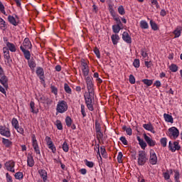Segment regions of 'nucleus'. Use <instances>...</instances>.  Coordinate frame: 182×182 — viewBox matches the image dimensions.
I'll return each instance as SVG.
<instances>
[{"mask_svg": "<svg viewBox=\"0 0 182 182\" xmlns=\"http://www.w3.org/2000/svg\"><path fill=\"white\" fill-rule=\"evenodd\" d=\"M81 114L82 117H86V107H85V105L82 104L81 105Z\"/></svg>", "mask_w": 182, "mask_h": 182, "instance_id": "8fccbe9b", "label": "nucleus"}, {"mask_svg": "<svg viewBox=\"0 0 182 182\" xmlns=\"http://www.w3.org/2000/svg\"><path fill=\"white\" fill-rule=\"evenodd\" d=\"M168 150L171 151L172 153H176V151H178L180 149H181V146H180V142L178 141H175L174 142H171L170 141L168 142Z\"/></svg>", "mask_w": 182, "mask_h": 182, "instance_id": "423d86ee", "label": "nucleus"}, {"mask_svg": "<svg viewBox=\"0 0 182 182\" xmlns=\"http://www.w3.org/2000/svg\"><path fill=\"white\" fill-rule=\"evenodd\" d=\"M122 29H123V27H122V26L119 24H114L112 26V32H114L115 34L119 33Z\"/></svg>", "mask_w": 182, "mask_h": 182, "instance_id": "393cba45", "label": "nucleus"}, {"mask_svg": "<svg viewBox=\"0 0 182 182\" xmlns=\"http://www.w3.org/2000/svg\"><path fill=\"white\" fill-rule=\"evenodd\" d=\"M151 5H155L156 8L159 9L160 8V5H159V1L157 0H150Z\"/></svg>", "mask_w": 182, "mask_h": 182, "instance_id": "e2e57ef3", "label": "nucleus"}, {"mask_svg": "<svg viewBox=\"0 0 182 182\" xmlns=\"http://www.w3.org/2000/svg\"><path fill=\"white\" fill-rule=\"evenodd\" d=\"M144 139L149 147H154V146H156V141L153 140V139L150 138L147 134H144Z\"/></svg>", "mask_w": 182, "mask_h": 182, "instance_id": "f8f14e48", "label": "nucleus"}, {"mask_svg": "<svg viewBox=\"0 0 182 182\" xmlns=\"http://www.w3.org/2000/svg\"><path fill=\"white\" fill-rule=\"evenodd\" d=\"M95 150L97 151V156H99V157L102 159V156H100V144H98L95 145Z\"/></svg>", "mask_w": 182, "mask_h": 182, "instance_id": "5fc2aeb1", "label": "nucleus"}, {"mask_svg": "<svg viewBox=\"0 0 182 182\" xmlns=\"http://www.w3.org/2000/svg\"><path fill=\"white\" fill-rule=\"evenodd\" d=\"M3 53L4 58L6 59L7 63H9V60H11V55H9V50L6 47L3 48Z\"/></svg>", "mask_w": 182, "mask_h": 182, "instance_id": "4be33fe9", "label": "nucleus"}, {"mask_svg": "<svg viewBox=\"0 0 182 182\" xmlns=\"http://www.w3.org/2000/svg\"><path fill=\"white\" fill-rule=\"evenodd\" d=\"M100 153L102 157H106L107 152L106 151V149L105 148V146H100Z\"/></svg>", "mask_w": 182, "mask_h": 182, "instance_id": "3c124183", "label": "nucleus"}, {"mask_svg": "<svg viewBox=\"0 0 182 182\" xmlns=\"http://www.w3.org/2000/svg\"><path fill=\"white\" fill-rule=\"evenodd\" d=\"M102 127L100 126V123L97 120L95 121V132H101Z\"/></svg>", "mask_w": 182, "mask_h": 182, "instance_id": "864d4df0", "label": "nucleus"}, {"mask_svg": "<svg viewBox=\"0 0 182 182\" xmlns=\"http://www.w3.org/2000/svg\"><path fill=\"white\" fill-rule=\"evenodd\" d=\"M68 102L65 100H59L58 102L57 106H56V112L57 113L63 114L65 113V112H68Z\"/></svg>", "mask_w": 182, "mask_h": 182, "instance_id": "7ed1b4c3", "label": "nucleus"}, {"mask_svg": "<svg viewBox=\"0 0 182 182\" xmlns=\"http://www.w3.org/2000/svg\"><path fill=\"white\" fill-rule=\"evenodd\" d=\"M6 28V23L4 21V18L0 17V28L4 30Z\"/></svg>", "mask_w": 182, "mask_h": 182, "instance_id": "a18cd8bd", "label": "nucleus"}, {"mask_svg": "<svg viewBox=\"0 0 182 182\" xmlns=\"http://www.w3.org/2000/svg\"><path fill=\"white\" fill-rule=\"evenodd\" d=\"M27 166L28 167H33L35 166V160H33V156L31 154H28L27 156Z\"/></svg>", "mask_w": 182, "mask_h": 182, "instance_id": "a211bd4d", "label": "nucleus"}, {"mask_svg": "<svg viewBox=\"0 0 182 182\" xmlns=\"http://www.w3.org/2000/svg\"><path fill=\"white\" fill-rule=\"evenodd\" d=\"M50 89H51V92L52 93H53L54 95H58V88L55 86H51L50 87Z\"/></svg>", "mask_w": 182, "mask_h": 182, "instance_id": "774afa93", "label": "nucleus"}, {"mask_svg": "<svg viewBox=\"0 0 182 182\" xmlns=\"http://www.w3.org/2000/svg\"><path fill=\"white\" fill-rule=\"evenodd\" d=\"M6 178L7 182H14V181L12 180V176H11L9 173H6Z\"/></svg>", "mask_w": 182, "mask_h": 182, "instance_id": "338daca9", "label": "nucleus"}, {"mask_svg": "<svg viewBox=\"0 0 182 182\" xmlns=\"http://www.w3.org/2000/svg\"><path fill=\"white\" fill-rule=\"evenodd\" d=\"M2 143L6 147H11V146H12V141L5 138L2 139Z\"/></svg>", "mask_w": 182, "mask_h": 182, "instance_id": "473e14b6", "label": "nucleus"}, {"mask_svg": "<svg viewBox=\"0 0 182 182\" xmlns=\"http://www.w3.org/2000/svg\"><path fill=\"white\" fill-rule=\"evenodd\" d=\"M16 180H22L23 178V172H16L14 175Z\"/></svg>", "mask_w": 182, "mask_h": 182, "instance_id": "58836bf2", "label": "nucleus"}, {"mask_svg": "<svg viewBox=\"0 0 182 182\" xmlns=\"http://www.w3.org/2000/svg\"><path fill=\"white\" fill-rule=\"evenodd\" d=\"M120 141H122V144L124 146H127L129 144V142L127 141V139H126V136H121L119 138Z\"/></svg>", "mask_w": 182, "mask_h": 182, "instance_id": "bf43d9fd", "label": "nucleus"}, {"mask_svg": "<svg viewBox=\"0 0 182 182\" xmlns=\"http://www.w3.org/2000/svg\"><path fill=\"white\" fill-rule=\"evenodd\" d=\"M64 90L68 95H72V89L70 88L69 85H68V83L64 84Z\"/></svg>", "mask_w": 182, "mask_h": 182, "instance_id": "c9c22d12", "label": "nucleus"}, {"mask_svg": "<svg viewBox=\"0 0 182 182\" xmlns=\"http://www.w3.org/2000/svg\"><path fill=\"white\" fill-rule=\"evenodd\" d=\"M118 14H119V15H124V14H126V11L124 10V7H123V6H119L118 7Z\"/></svg>", "mask_w": 182, "mask_h": 182, "instance_id": "603ef678", "label": "nucleus"}, {"mask_svg": "<svg viewBox=\"0 0 182 182\" xmlns=\"http://www.w3.org/2000/svg\"><path fill=\"white\" fill-rule=\"evenodd\" d=\"M169 69L171 71L176 73V72H177V70H178V66H177V65H176V64H171L169 66Z\"/></svg>", "mask_w": 182, "mask_h": 182, "instance_id": "79ce46f5", "label": "nucleus"}, {"mask_svg": "<svg viewBox=\"0 0 182 182\" xmlns=\"http://www.w3.org/2000/svg\"><path fill=\"white\" fill-rule=\"evenodd\" d=\"M85 166H87V167H89L90 168H93V167L95 166V163H93V161H90L87 159L85 160Z\"/></svg>", "mask_w": 182, "mask_h": 182, "instance_id": "ea45409f", "label": "nucleus"}, {"mask_svg": "<svg viewBox=\"0 0 182 182\" xmlns=\"http://www.w3.org/2000/svg\"><path fill=\"white\" fill-rule=\"evenodd\" d=\"M92 79L93 78L90 77V76L85 77L87 92H95V85L93 84V81H92Z\"/></svg>", "mask_w": 182, "mask_h": 182, "instance_id": "6e6552de", "label": "nucleus"}, {"mask_svg": "<svg viewBox=\"0 0 182 182\" xmlns=\"http://www.w3.org/2000/svg\"><path fill=\"white\" fill-rule=\"evenodd\" d=\"M139 26L141 29H149V23L146 21L145 20H141L139 23Z\"/></svg>", "mask_w": 182, "mask_h": 182, "instance_id": "cd10ccee", "label": "nucleus"}, {"mask_svg": "<svg viewBox=\"0 0 182 182\" xmlns=\"http://www.w3.org/2000/svg\"><path fill=\"white\" fill-rule=\"evenodd\" d=\"M41 99L42 100L43 103L46 102L47 105H52V103H53L52 100H50L48 97L46 98L45 97H41Z\"/></svg>", "mask_w": 182, "mask_h": 182, "instance_id": "a19ab883", "label": "nucleus"}, {"mask_svg": "<svg viewBox=\"0 0 182 182\" xmlns=\"http://www.w3.org/2000/svg\"><path fill=\"white\" fill-rule=\"evenodd\" d=\"M114 21L117 22V25H119L122 26V21L120 20V17L115 16L113 18Z\"/></svg>", "mask_w": 182, "mask_h": 182, "instance_id": "69168bd1", "label": "nucleus"}, {"mask_svg": "<svg viewBox=\"0 0 182 182\" xmlns=\"http://www.w3.org/2000/svg\"><path fill=\"white\" fill-rule=\"evenodd\" d=\"M143 83L146 85V86H151L153 85V80L149 79H144L142 80Z\"/></svg>", "mask_w": 182, "mask_h": 182, "instance_id": "49530a36", "label": "nucleus"}, {"mask_svg": "<svg viewBox=\"0 0 182 182\" xmlns=\"http://www.w3.org/2000/svg\"><path fill=\"white\" fill-rule=\"evenodd\" d=\"M181 32L182 27L180 26H177V28L173 32V35L175 36L174 38H180V36H181Z\"/></svg>", "mask_w": 182, "mask_h": 182, "instance_id": "5701e85b", "label": "nucleus"}, {"mask_svg": "<svg viewBox=\"0 0 182 182\" xmlns=\"http://www.w3.org/2000/svg\"><path fill=\"white\" fill-rule=\"evenodd\" d=\"M84 99L88 110H90V112H93L95 110V108L93 107V105H95V92H85L84 94Z\"/></svg>", "mask_w": 182, "mask_h": 182, "instance_id": "f03ea898", "label": "nucleus"}, {"mask_svg": "<svg viewBox=\"0 0 182 182\" xmlns=\"http://www.w3.org/2000/svg\"><path fill=\"white\" fill-rule=\"evenodd\" d=\"M0 134L5 137H11V131L5 126H0Z\"/></svg>", "mask_w": 182, "mask_h": 182, "instance_id": "9b49d317", "label": "nucleus"}, {"mask_svg": "<svg viewBox=\"0 0 182 182\" xmlns=\"http://www.w3.org/2000/svg\"><path fill=\"white\" fill-rule=\"evenodd\" d=\"M31 142L32 146L34 149V151L36 154H41V149H39V144H38V140L36 139V136L33 134L31 135Z\"/></svg>", "mask_w": 182, "mask_h": 182, "instance_id": "0eeeda50", "label": "nucleus"}, {"mask_svg": "<svg viewBox=\"0 0 182 182\" xmlns=\"http://www.w3.org/2000/svg\"><path fill=\"white\" fill-rule=\"evenodd\" d=\"M48 149H50V151H52V153H53V154L56 153V146H55V144H53V143L49 144V145H48Z\"/></svg>", "mask_w": 182, "mask_h": 182, "instance_id": "de8ad7c7", "label": "nucleus"}, {"mask_svg": "<svg viewBox=\"0 0 182 182\" xmlns=\"http://www.w3.org/2000/svg\"><path fill=\"white\" fill-rule=\"evenodd\" d=\"M129 81L131 85H134V83H136V78L134 77V75H129Z\"/></svg>", "mask_w": 182, "mask_h": 182, "instance_id": "13d9d810", "label": "nucleus"}, {"mask_svg": "<svg viewBox=\"0 0 182 182\" xmlns=\"http://www.w3.org/2000/svg\"><path fill=\"white\" fill-rule=\"evenodd\" d=\"M180 134V132L178 131V129H177L176 127H172L168 129V132L167 135L170 139H172L173 140H176L177 137H178V135Z\"/></svg>", "mask_w": 182, "mask_h": 182, "instance_id": "39448f33", "label": "nucleus"}, {"mask_svg": "<svg viewBox=\"0 0 182 182\" xmlns=\"http://www.w3.org/2000/svg\"><path fill=\"white\" fill-rule=\"evenodd\" d=\"M54 124L56 126L58 130H63V125H62V122H60V120L57 119Z\"/></svg>", "mask_w": 182, "mask_h": 182, "instance_id": "72a5a7b5", "label": "nucleus"}, {"mask_svg": "<svg viewBox=\"0 0 182 182\" xmlns=\"http://www.w3.org/2000/svg\"><path fill=\"white\" fill-rule=\"evenodd\" d=\"M136 139L139 141V144L141 147V149H142V150H146V148L147 147V144L146 143V141H144V140L141 139V138H140V136H136Z\"/></svg>", "mask_w": 182, "mask_h": 182, "instance_id": "aec40b11", "label": "nucleus"}, {"mask_svg": "<svg viewBox=\"0 0 182 182\" xmlns=\"http://www.w3.org/2000/svg\"><path fill=\"white\" fill-rule=\"evenodd\" d=\"M94 53L96 55V56L98 59H100V51L99 50V49L97 48H95L94 49Z\"/></svg>", "mask_w": 182, "mask_h": 182, "instance_id": "0e129e2a", "label": "nucleus"}, {"mask_svg": "<svg viewBox=\"0 0 182 182\" xmlns=\"http://www.w3.org/2000/svg\"><path fill=\"white\" fill-rule=\"evenodd\" d=\"M162 147H167V138L163 137L160 139Z\"/></svg>", "mask_w": 182, "mask_h": 182, "instance_id": "37998d69", "label": "nucleus"}, {"mask_svg": "<svg viewBox=\"0 0 182 182\" xmlns=\"http://www.w3.org/2000/svg\"><path fill=\"white\" fill-rule=\"evenodd\" d=\"M28 60V65L30 69L33 70L35 68H36V61H35V59L33 58H30L26 59Z\"/></svg>", "mask_w": 182, "mask_h": 182, "instance_id": "b1692460", "label": "nucleus"}, {"mask_svg": "<svg viewBox=\"0 0 182 182\" xmlns=\"http://www.w3.org/2000/svg\"><path fill=\"white\" fill-rule=\"evenodd\" d=\"M32 48V43L28 38H26L23 41V45L20 46V49L21 52H23L24 55L25 59H31V52L28 49Z\"/></svg>", "mask_w": 182, "mask_h": 182, "instance_id": "f257e3e1", "label": "nucleus"}, {"mask_svg": "<svg viewBox=\"0 0 182 182\" xmlns=\"http://www.w3.org/2000/svg\"><path fill=\"white\" fill-rule=\"evenodd\" d=\"M149 24L152 31H159V25H157V23L156 21L150 20Z\"/></svg>", "mask_w": 182, "mask_h": 182, "instance_id": "c85d7f7f", "label": "nucleus"}, {"mask_svg": "<svg viewBox=\"0 0 182 182\" xmlns=\"http://www.w3.org/2000/svg\"><path fill=\"white\" fill-rule=\"evenodd\" d=\"M140 52L142 58H147V56H149V54L147 53V50L146 48H141Z\"/></svg>", "mask_w": 182, "mask_h": 182, "instance_id": "c03bdc74", "label": "nucleus"}, {"mask_svg": "<svg viewBox=\"0 0 182 182\" xmlns=\"http://www.w3.org/2000/svg\"><path fill=\"white\" fill-rule=\"evenodd\" d=\"M8 21L11 25H14V26H18V21H16V18L13 16L9 15L8 16Z\"/></svg>", "mask_w": 182, "mask_h": 182, "instance_id": "bb28decb", "label": "nucleus"}, {"mask_svg": "<svg viewBox=\"0 0 182 182\" xmlns=\"http://www.w3.org/2000/svg\"><path fill=\"white\" fill-rule=\"evenodd\" d=\"M123 159V153L119 152L117 156V161L118 163H123V161L122 160Z\"/></svg>", "mask_w": 182, "mask_h": 182, "instance_id": "052dcab7", "label": "nucleus"}, {"mask_svg": "<svg viewBox=\"0 0 182 182\" xmlns=\"http://www.w3.org/2000/svg\"><path fill=\"white\" fill-rule=\"evenodd\" d=\"M147 154L145 151H139L138 154V164L139 166H144L147 161Z\"/></svg>", "mask_w": 182, "mask_h": 182, "instance_id": "20e7f679", "label": "nucleus"}, {"mask_svg": "<svg viewBox=\"0 0 182 182\" xmlns=\"http://www.w3.org/2000/svg\"><path fill=\"white\" fill-rule=\"evenodd\" d=\"M149 163L152 166H156L157 164V154L154 151V150L151 149L149 151Z\"/></svg>", "mask_w": 182, "mask_h": 182, "instance_id": "1a4fd4ad", "label": "nucleus"}, {"mask_svg": "<svg viewBox=\"0 0 182 182\" xmlns=\"http://www.w3.org/2000/svg\"><path fill=\"white\" fill-rule=\"evenodd\" d=\"M72 123H73V120H72V118L68 116L65 118V124L68 127H70L72 126Z\"/></svg>", "mask_w": 182, "mask_h": 182, "instance_id": "4c0bfd02", "label": "nucleus"}, {"mask_svg": "<svg viewBox=\"0 0 182 182\" xmlns=\"http://www.w3.org/2000/svg\"><path fill=\"white\" fill-rule=\"evenodd\" d=\"M122 130L126 132L128 136H132V134H133V130L132 129V128L127 127L126 125H124L122 127Z\"/></svg>", "mask_w": 182, "mask_h": 182, "instance_id": "2f4dec72", "label": "nucleus"}, {"mask_svg": "<svg viewBox=\"0 0 182 182\" xmlns=\"http://www.w3.org/2000/svg\"><path fill=\"white\" fill-rule=\"evenodd\" d=\"M174 180L176 182H180V171L178 169L173 170Z\"/></svg>", "mask_w": 182, "mask_h": 182, "instance_id": "7c9ffc66", "label": "nucleus"}, {"mask_svg": "<svg viewBox=\"0 0 182 182\" xmlns=\"http://www.w3.org/2000/svg\"><path fill=\"white\" fill-rule=\"evenodd\" d=\"M163 177H164V180H166V181H168V180H171L170 179V173H168V171L163 173Z\"/></svg>", "mask_w": 182, "mask_h": 182, "instance_id": "6e6d98bb", "label": "nucleus"}, {"mask_svg": "<svg viewBox=\"0 0 182 182\" xmlns=\"http://www.w3.org/2000/svg\"><path fill=\"white\" fill-rule=\"evenodd\" d=\"M133 66L136 69L140 68V60L137 58L134 59L133 62Z\"/></svg>", "mask_w": 182, "mask_h": 182, "instance_id": "09e8293b", "label": "nucleus"}, {"mask_svg": "<svg viewBox=\"0 0 182 182\" xmlns=\"http://www.w3.org/2000/svg\"><path fill=\"white\" fill-rule=\"evenodd\" d=\"M11 124H12L13 127H14V129H18V127L19 126V122L18 121V119L16 118H13L11 120Z\"/></svg>", "mask_w": 182, "mask_h": 182, "instance_id": "f704fd0d", "label": "nucleus"}, {"mask_svg": "<svg viewBox=\"0 0 182 182\" xmlns=\"http://www.w3.org/2000/svg\"><path fill=\"white\" fill-rule=\"evenodd\" d=\"M82 70L83 76H85V77H86V76H89V67L82 68Z\"/></svg>", "mask_w": 182, "mask_h": 182, "instance_id": "4d7b16f0", "label": "nucleus"}, {"mask_svg": "<svg viewBox=\"0 0 182 182\" xmlns=\"http://www.w3.org/2000/svg\"><path fill=\"white\" fill-rule=\"evenodd\" d=\"M30 107H31V113H34L37 114V113L39 112V109L35 107V102L33 101H31L30 102Z\"/></svg>", "mask_w": 182, "mask_h": 182, "instance_id": "c756f323", "label": "nucleus"}, {"mask_svg": "<svg viewBox=\"0 0 182 182\" xmlns=\"http://www.w3.org/2000/svg\"><path fill=\"white\" fill-rule=\"evenodd\" d=\"M4 166L7 171H11V173L15 172V161L14 160H10L4 164Z\"/></svg>", "mask_w": 182, "mask_h": 182, "instance_id": "9d476101", "label": "nucleus"}, {"mask_svg": "<svg viewBox=\"0 0 182 182\" xmlns=\"http://www.w3.org/2000/svg\"><path fill=\"white\" fill-rule=\"evenodd\" d=\"M38 174H40L41 178H43V181L44 182L48 181V172H46V170H44V169L38 170Z\"/></svg>", "mask_w": 182, "mask_h": 182, "instance_id": "f3484780", "label": "nucleus"}, {"mask_svg": "<svg viewBox=\"0 0 182 182\" xmlns=\"http://www.w3.org/2000/svg\"><path fill=\"white\" fill-rule=\"evenodd\" d=\"M9 80V79H8V77H6V75H1L0 77V83L4 86L6 90H8V87H9V86L8 85Z\"/></svg>", "mask_w": 182, "mask_h": 182, "instance_id": "4468645a", "label": "nucleus"}, {"mask_svg": "<svg viewBox=\"0 0 182 182\" xmlns=\"http://www.w3.org/2000/svg\"><path fill=\"white\" fill-rule=\"evenodd\" d=\"M122 40L124 42H126V43H132V37H130V35H129V33H127V31L123 32Z\"/></svg>", "mask_w": 182, "mask_h": 182, "instance_id": "2eb2a0df", "label": "nucleus"}, {"mask_svg": "<svg viewBox=\"0 0 182 182\" xmlns=\"http://www.w3.org/2000/svg\"><path fill=\"white\" fill-rule=\"evenodd\" d=\"M36 75L40 80L45 82V71L42 67H38L36 70Z\"/></svg>", "mask_w": 182, "mask_h": 182, "instance_id": "ddd939ff", "label": "nucleus"}, {"mask_svg": "<svg viewBox=\"0 0 182 182\" xmlns=\"http://www.w3.org/2000/svg\"><path fill=\"white\" fill-rule=\"evenodd\" d=\"M62 149L65 153H68L69 151V144H68V142L65 141L62 144Z\"/></svg>", "mask_w": 182, "mask_h": 182, "instance_id": "e433bc0d", "label": "nucleus"}, {"mask_svg": "<svg viewBox=\"0 0 182 182\" xmlns=\"http://www.w3.org/2000/svg\"><path fill=\"white\" fill-rule=\"evenodd\" d=\"M111 39L113 45H117V43H119V41H120V37L117 34H112Z\"/></svg>", "mask_w": 182, "mask_h": 182, "instance_id": "a878e982", "label": "nucleus"}, {"mask_svg": "<svg viewBox=\"0 0 182 182\" xmlns=\"http://www.w3.org/2000/svg\"><path fill=\"white\" fill-rule=\"evenodd\" d=\"M16 130L18 133H20V134H22L23 136L25 130L22 128V127L18 126L17 128H16Z\"/></svg>", "mask_w": 182, "mask_h": 182, "instance_id": "680f3d73", "label": "nucleus"}, {"mask_svg": "<svg viewBox=\"0 0 182 182\" xmlns=\"http://www.w3.org/2000/svg\"><path fill=\"white\" fill-rule=\"evenodd\" d=\"M164 119L166 123H174V119L173 118V116L168 114H164Z\"/></svg>", "mask_w": 182, "mask_h": 182, "instance_id": "412c9836", "label": "nucleus"}, {"mask_svg": "<svg viewBox=\"0 0 182 182\" xmlns=\"http://www.w3.org/2000/svg\"><path fill=\"white\" fill-rule=\"evenodd\" d=\"M144 129L145 130H147L148 132H151V133H153V134H155L156 131L154 130V127H153V124L151 123H148V124H143Z\"/></svg>", "mask_w": 182, "mask_h": 182, "instance_id": "dca6fc26", "label": "nucleus"}, {"mask_svg": "<svg viewBox=\"0 0 182 182\" xmlns=\"http://www.w3.org/2000/svg\"><path fill=\"white\" fill-rule=\"evenodd\" d=\"M6 48L9 52V50L12 53L16 52V46L12 43H8L7 45H6Z\"/></svg>", "mask_w": 182, "mask_h": 182, "instance_id": "6ab92c4d", "label": "nucleus"}]
</instances>
